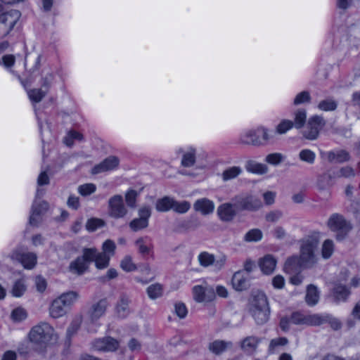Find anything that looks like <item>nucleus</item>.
I'll return each mask as SVG.
<instances>
[{"instance_id": "54", "label": "nucleus", "mask_w": 360, "mask_h": 360, "mask_svg": "<svg viewBox=\"0 0 360 360\" xmlns=\"http://www.w3.org/2000/svg\"><path fill=\"white\" fill-rule=\"evenodd\" d=\"M78 297V294L74 291H70L62 294L58 299L66 306L72 304Z\"/></svg>"}, {"instance_id": "57", "label": "nucleus", "mask_w": 360, "mask_h": 360, "mask_svg": "<svg viewBox=\"0 0 360 360\" xmlns=\"http://www.w3.org/2000/svg\"><path fill=\"white\" fill-rule=\"evenodd\" d=\"M120 267L127 272L135 271L136 264L132 262V258L129 255H126L120 262Z\"/></svg>"}, {"instance_id": "38", "label": "nucleus", "mask_w": 360, "mask_h": 360, "mask_svg": "<svg viewBox=\"0 0 360 360\" xmlns=\"http://www.w3.org/2000/svg\"><path fill=\"white\" fill-rule=\"evenodd\" d=\"M174 198L165 196L158 199L155 203V208L158 212H165L172 209Z\"/></svg>"}, {"instance_id": "23", "label": "nucleus", "mask_w": 360, "mask_h": 360, "mask_svg": "<svg viewBox=\"0 0 360 360\" xmlns=\"http://www.w3.org/2000/svg\"><path fill=\"white\" fill-rule=\"evenodd\" d=\"M236 206L231 203H224L217 209L219 218L224 221H231L236 214Z\"/></svg>"}, {"instance_id": "43", "label": "nucleus", "mask_w": 360, "mask_h": 360, "mask_svg": "<svg viewBox=\"0 0 360 360\" xmlns=\"http://www.w3.org/2000/svg\"><path fill=\"white\" fill-rule=\"evenodd\" d=\"M294 127L296 129L302 128L307 120V111L304 109H298L295 112Z\"/></svg>"}, {"instance_id": "3", "label": "nucleus", "mask_w": 360, "mask_h": 360, "mask_svg": "<svg viewBox=\"0 0 360 360\" xmlns=\"http://www.w3.org/2000/svg\"><path fill=\"white\" fill-rule=\"evenodd\" d=\"M3 6L0 4V39L8 37L20 18L19 11L11 9L2 12Z\"/></svg>"}, {"instance_id": "46", "label": "nucleus", "mask_w": 360, "mask_h": 360, "mask_svg": "<svg viewBox=\"0 0 360 360\" xmlns=\"http://www.w3.org/2000/svg\"><path fill=\"white\" fill-rule=\"evenodd\" d=\"M48 92L41 89H33L28 91V96L30 99L35 103L40 102Z\"/></svg>"}, {"instance_id": "29", "label": "nucleus", "mask_w": 360, "mask_h": 360, "mask_svg": "<svg viewBox=\"0 0 360 360\" xmlns=\"http://www.w3.org/2000/svg\"><path fill=\"white\" fill-rule=\"evenodd\" d=\"M231 283L234 289L238 291L246 290L249 287V281L243 275V271L236 272L231 280Z\"/></svg>"}, {"instance_id": "41", "label": "nucleus", "mask_w": 360, "mask_h": 360, "mask_svg": "<svg viewBox=\"0 0 360 360\" xmlns=\"http://www.w3.org/2000/svg\"><path fill=\"white\" fill-rule=\"evenodd\" d=\"M231 342H226L223 340H215L210 343L209 349L214 354L218 355L224 352L228 346H231Z\"/></svg>"}, {"instance_id": "44", "label": "nucleus", "mask_w": 360, "mask_h": 360, "mask_svg": "<svg viewBox=\"0 0 360 360\" xmlns=\"http://www.w3.org/2000/svg\"><path fill=\"white\" fill-rule=\"evenodd\" d=\"M338 107V102L332 98L322 100L318 105V108L323 111H333Z\"/></svg>"}, {"instance_id": "26", "label": "nucleus", "mask_w": 360, "mask_h": 360, "mask_svg": "<svg viewBox=\"0 0 360 360\" xmlns=\"http://www.w3.org/2000/svg\"><path fill=\"white\" fill-rule=\"evenodd\" d=\"M89 269V265L84 260L83 257H77L75 260L70 263L68 269L70 272L78 276L84 274Z\"/></svg>"}, {"instance_id": "55", "label": "nucleus", "mask_w": 360, "mask_h": 360, "mask_svg": "<svg viewBox=\"0 0 360 360\" xmlns=\"http://www.w3.org/2000/svg\"><path fill=\"white\" fill-rule=\"evenodd\" d=\"M97 254L98 250L96 248H84L83 250L82 255L79 257H83L84 260L86 262L88 265H89L91 262H94Z\"/></svg>"}, {"instance_id": "42", "label": "nucleus", "mask_w": 360, "mask_h": 360, "mask_svg": "<svg viewBox=\"0 0 360 360\" xmlns=\"http://www.w3.org/2000/svg\"><path fill=\"white\" fill-rule=\"evenodd\" d=\"M242 172L241 167L238 166H233L225 169L221 174L222 179L224 181L236 178Z\"/></svg>"}, {"instance_id": "2", "label": "nucleus", "mask_w": 360, "mask_h": 360, "mask_svg": "<svg viewBox=\"0 0 360 360\" xmlns=\"http://www.w3.org/2000/svg\"><path fill=\"white\" fill-rule=\"evenodd\" d=\"M250 311L257 324L262 325L268 321L270 309L267 297L264 293L259 292L253 297Z\"/></svg>"}, {"instance_id": "36", "label": "nucleus", "mask_w": 360, "mask_h": 360, "mask_svg": "<svg viewBox=\"0 0 360 360\" xmlns=\"http://www.w3.org/2000/svg\"><path fill=\"white\" fill-rule=\"evenodd\" d=\"M245 169L250 172L257 174H264L268 172V167L266 165L257 162L254 160L248 161L245 165Z\"/></svg>"}, {"instance_id": "17", "label": "nucleus", "mask_w": 360, "mask_h": 360, "mask_svg": "<svg viewBox=\"0 0 360 360\" xmlns=\"http://www.w3.org/2000/svg\"><path fill=\"white\" fill-rule=\"evenodd\" d=\"M178 154L181 155V165L184 167H192L196 163L197 149L193 146H188L186 148H180L177 150Z\"/></svg>"}, {"instance_id": "27", "label": "nucleus", "mask_w": 360, "mask_h": 360, "mask_svg": "<svg viewBox=\"0 0 360 360\" xmlns=\"http://www.w3.org/2000/svg\"><path fill=\"white\" fill-rule=\"evenodd\" d=\"M259 265L264 274H270L276 268V259L271 255H266L260 259Z\"/></svg>"}, {"instance_id": "18", "label": "nucleus", "mask_w": 360, "mask_h": 360, "mask_svg": "<svg viewBox=\"0 0 360 360\" xmlns=\"http://www.w3.org/2000/svg\"><path fill=\"white\" fill-rule=\"evenodd\" d=\"M309 314L303 313L301 311H295L293 312L289 318L283 317L280 321V327L283 331H287L289 330L290 324L295 325H306L307 326V323H305V321H302L301 316H309Z\"/></svg>"}, {"instance_id": "5", "label": "nucleus", "mask_w": 360, "mask_h": 360, "mask_svg": "<svg viewBox=\"0 0 360 360\" xmlns=\"http://www.w3.org/2000/svg\"><path fill=\"white\" fill-rule=\"evenodd\" d=\"M319 245V240L314 237H308L302 241L300 259L303 266H311L316 262L315 250Z\"/></svg>"}, {"instance_id": "52", "label": "nucleus", "mask_w": 360, "mask_h": 360, "mask_svg": "<svg viewBox=\"0 0 360 360\" xmlns=\"http://www.w3.org/2000/svg\"><path fill=\"white\" fill-rule=\"evenodd\" d=\"M334 251V244L332 240H326L322 245L321 255L324 259H328L331 257Z\"/></svg>"}, {"instance_id": "62", "label": "nucleus", "mask_w": 360, "mask_h": 360, "mask_svg": "<svg viewBox=\"0 0 360 360\" xmlns=\"http://www.w3.org/2000/svg\"><path fill=\"white\" fill-rule=\"evenodd\" d=\"M96 190V186L94 184H85L78 187V192L83 196H87L94 193Z\"/></svg>"}, {"instance_id": "16", "label": "nucleus", "mask_w": 360, "mask_h": 360, "mask_svg": "<svg viewBox=\"0 0 360 360\" xmlns=\"http://www.w3.org/2000/svg\"><path fill=\"white\" fill-rule=\"evenodd\" d=\"M259 131L260 127H258L256 129H252L245 131L240 136V143L244 145L261 146L262 141L261 140V133Z\"/></svg>"}, {"instance_id": "8", "label": "nucleus", "mask_w": 360, "mask_h": 360, "mask_svg": "<svg viewBox=\"0 0 360 360\" xmlns=\"http://www.w3.org/2000/svg\"><path fill=\"white\" fill-rule=\"evenodd\" d=\"M326 125V121L322 116L314 115L307 122V127L303 131V136L308 140H315L318 138L320 131Z\"/></svg>"}, {"instance_id": "35", "label": "nucleus", "mask_w": 360, "mask_h": 360, "mask_svg": "<svg viewBox=\"0 0 360 360\" xmlns=\"http://www.w3.org/2000/svg\"><path fill=\"white\" fill-rule=\"evenodd\" d=\"M289 343V340L285 337H279L271 340L269 347L268 353L273 354L276 353L281 347L286 346Z\"/></svg>"}, {"instance_id": "50", "label": "nucleus", "mask_w": 360, "mask_h": 360, "mask_svg": "<svg viewBox=\"0 0 360 360\" xmlns=\"http://www.w3.org/2000/svg\"><path fill=\"white\" fill-rule=\"evenodd\" d=\"M262 232L258 229L250 230L244 236L246 242H258L262 238Z\"/></svg>"}, {"instance_id": "11", "label": "nucleus", "mask_w": 360, "mask_h": 360, "mask_svg": "<svg viewBox=\"0 0 360 360\" xmlns=\"http://www.w3.org/2000/svg\"><path fill=\"white\" fill-rule=\"evenodd\" d=\"M233 201L236 208L239 210L255 211L262 206L261 200L252 195L236 196Z\"/></svg>"}, {"instance_id": "60", "label": "nucleus", "mask_w": 360, "mask_h": 360, "mask_svg": "<svg viewBox=\"0 0 360 360\" xmlns=\"http://www.w3.org/2000/svg\"><path fill=\"white\" fill-rule=\"evenodd\" d=\"M147 293L150 298L156 299L162 294V288L160 284H153L148 287Z\"/></svg>"}, {"instance_id": "31", "label": "nucleus", "mask_w": 360, "mask_h": 360, "mask_svg": "<svg viewBox=\"0 0 360 360\" xmlns=\"http://www.w3.org/2000/svg\"><path fill=\"white\" fill-rule=\"evenodd\" d=\"M65 307L61 300L56 298L49 308L50 316L54 319L63 316L65 314Z\"/></svg>"}, {"instance_id": "7", "label": "nucleus", "mask_w": 360, "mask_h": 360, "mask_svg": "<svg viewBox=\"0 0 360 360\" xmlns=\"http://www.w3.org/2000/svg\"><path fill=\"white\" fill-rule=\"evenodd\" d=\"M301 318L302 321H305V323H307V326H319L325 323H328L333 330H336L340 329L342 326L340 321L338 319L334 318L328 314H309V316H301Z\"/></svg>"}, {"instance_id": "6", "label": "nucleus", "mask_w": 360, "mask_h": 360, "mask_svg": "<svg viewBox=\"0 0 360 360\" xmlns=\"http://www.w3.org/2000/svg\"><path fill=\"white\" fill-rule=\"evenodd\" d=\"M10 258L22 264L25 269H32L37 263V256L34 252L28 251L24 246L15 248L9 255Z\"/></svg>"}, {"instance_id": "47", "label": "nucleus", "mask_w": 360, "mask_h": 360, "mask_svg": "<svg viewBox=\"0 0 360 360\" xmlns=\"http://www.w3.org/2000/svg\"><path fill=\"white\" fill-rule=\"evenodd\" d=\"M129 226L131 231L137 232L147 228L148 226V221L138 217L131 220L129 224Z\"/></svg>"}, {"instance_id": "33", "label": "nucleus", "mask_w": 360, "mask_h": 360, "mask_svg": "<svg viewBox=\"0 0 360 360\" xmlns=\"http://www.w3.org/2000/svg\"><path fill=\"white\" fill-rule=\"evenodd\" d=\"M27 284L25 278H19L14 281L11 293L15 297H22L27 290Z\"/></svg>"}, {"instance_id": "12", "label": "nucleus", "mask_w": 360, "mask_h": 360, "mask_svg": "<svg viewBox=\"0 0 360 360\" xmlns=\"http://www.w3.org/2000/svg\"><path fill=\"white\" fill-rule=\"evenodd\" d=\"M49 205L45 200L35 199L32 205L29 224L32 226H38L41 222V217L49 210Z\"/></svg>"}, {"instance_id": "13", "label": "nucleus", "mask_w": 360, "mask_h": 360, "mask_svg": "<svg viewBox=\"0 0 360 360\" xmlns=\"http://www.w3.org/2000/svg\"><path fill=\"white\" fill-rule=\"evenodd\" d=\"M44 57L43 55L39 53L34 60L33 65L28 68L26 61L25 62V79H23L19 75L15 73L14 71H11V72L15 75L18 79L20 81L21 84L25 86L26 85H30L31 83L35 79L37 73L41 67V61Z\"/></svg>"}, {"instance_id": "48", "label": "nucleus", "mask_w": 360, "mask_h": 360, "mask_svg": "<svg viewBox=\"0 0 360 360\" xmlns=\"http://www.w3.org/2000/svg\"><path fill=\"white\" fill-rule=\"evenodd\" d=\"M311 100V97L310 93L308 91H302L295 96L293 100V104L295 105H299L301 104L309 103Z\"/></svg>"}, {"instance_id": "9", "label": "nucleus", "mask_w": 360, "mask_h": 360, "mask_svg": "<svg viewBox=\"0 0 360 360\" xmlns=\"http://www.w3.org/2000/svg\"><path fill=\"white\" fill-rule=\"evenodd\" d=\"M108 215L113 219H122L128 213L121 195H115L109 198L108 203Z\"/></svg>"}, {"instance_id": "21", "label": "nucleus", "mask_w": 360, "mask_h": 360, "mask_svg": "<svg viewBox=\"0 0 360 360\" xmlns=\"http://www.w3.org/2000/svg\"><path fill=\"white\" fill-rule=\"evenodd\" d=\"M119 159L115 156H109L102 161L100 164L96 165L92 169L93 174H99L110 170H113L119 165Z\"/></svg>"}, {"instance_id": "22", "label": "nucleus", "mask_w": 360, "mask_h": 360, "mask_svg": "<svg viewBox=\"0 0 360 360\" xmlns=\"http://www.w3.org/2000/svg\"><path fill=\"white\" fill-rule=\"evenodd\" d=\"M330 162L342 163L349 160V153L345 150H331L322 155Z\"/></svg>"}, {"instance_id": "24", "label": "nucleus", "mask_w": 360, "mask_h": 360, "mask_svg": "<svg viewBox=\"0 0 360 360\" xmlns=\"http://www.w3.org/2000/svg\"><path fill=\"white\" fill-rule=\"evenodd\" d=\"M193 208L195 211L200 212L204 215L210 214L214 210V202L205 198L197 200L193 204Z\"/></svg>"}, {"instance_id": "19", "label": "nucleus", "mask_w": 360, "mask_h": 360, "mask_svg": "<svg viewBox=\"0 0 360 360\" xmlns=\"http://www.w3.org/2000/svg\"><path fill=\"white\" fill-rule=\"evenodd\" d=\"M108 307L107 299L103 298L94 303L88 311L89 316L91 321H96L103 316Z\"/></svg>"}, {"instance_id": "30", "label": "nucleus", "mask_w": 360, "mask_h": 360, "mask_svg": "<svg viewBox=\"0 0 360 360\" xmlns=\"http://www.w3.org/2000/svg\"><path fill=\"white\" fill-rule=\"evenodd\" d=\"M350 295L349 290L340 283H336L333 289V296L336 302H345Z\"/></svg>"}, {"instance_id": "61", "label": "nucleus", "mask_w": 360, "mask_h": 360, "mask_svg": "<svg viewBox=\"0 0 360 360\" xmlns=\"http://www.w3.org/2000/svg\"><path fill=\"white\" fill-rule=\"evenodd\" d=\"M27 314L25 309L22 307H17L11 312V319L14 321H21L27 318Z\"/></svg>"}, {"instance_id": "40", "label": "nucleus", "mask_w": 360, "mask_h": 360, "mask_svg": "<svg viewBox=\"0 0 360 360\" xmlns=\"http://www.w3.org/2000/svg\"><path fill=\"white\" fill-rule=\"evenodd\" d=\"M53 79V73L51 71H47L45 72V69H44L41 72V77L40 80L41 88L48 92L51 86Z\"/></svg>"}, {"instance_id": "15", "label": "nucleus", "mask_w": 360, "mask_h": 360, "mask_svg": "<svg viewBox=\"0 0 360 360\" xmlns=\"http://www.w3.org/2000/svg\"><path fill=\"white\" fill-rule=\"evenodd\" d=\"M91 346L96 351L114 352L117 349L119 342L111 337H105L94 340Z\"/></svg>"}, {"instance_id": "39", "label": "nucleus", "mask_w": 360, "mask_h": 360, "mask_svg": "<svg viewBox=\"0 0 360 360\" xmlns=\"http://www.w3.org/2000/svg\"><path fill=\"white\" fill-rule=\"evenodd\" d=\"M319 300V294L316 286L309 285L307 287V294L305 297L306 302L309 306L316 305Z\"/></svg>"}, {"instance_id": "49", "label": "nucleus", "mask_w": 360, "mask_h": 360, "mask_svg": "<svg viewBox=\"0 0 360 360\" xmlns=\"http://www.w3.org/2000/svg\"><path fill=\"white\" fill-rule=\"evenodd\" d=\"M191 208V203L188 201H176L174 199V203L172 205V210L179 213L184 214L187 212Z\"/></svg>"}, {"instance_id": "56", "label": "nucleus", "mask_w": 360, "mask_h": 360, "mask_svg": "<svg viewBox=\"0 0 360 360\" xmlns=\"http://www.w3.org/2000/svg\"><path fill=\"white\" fill-rule=\"evenodd\" d=\"M294 127L293 122L290 120H283L276 127L278 134H284Z\"/></svg>"}, {"instance_id": "25", "label": "nucleus", "mask_w": 360, "mask_h": 360, "mask_svg": "<svg viewBox=\"0 0 360 360\" xmlns=\"http://www.w3.org/2000/svg\"><path fill=\"white\" fill-rule=\"evenodd\" d=\"M9 43L4 41L0 43V65H3L6 68H11L15 63V57L12 54H2L9 48Z\"/></svg>"}, {"instance_id": "59", "label": "nucleus", "mask_w": 360, "mask_h": 360, "mask_svg": "<svg viewBox=\"0 0 360 360\" xmlns=\"http://www.w3.org/2000/svg\"><path fill=\"white\" fill-rule=\"evenodd\" d=\"M139 193L134 189L129 190L125 194V201L129 207L135 208L136 207V198Z\"/></svg>"}, {"instance_id": "32", "label": "nucleus", "mask_w": 360, "mask_h": 360, "mask_svg": "<svg viewBox=\"0 0 360 360\" xmlns=\"http://www.w3.org/2000/svg\"><path fill=\"white\" fill-rule=\"evenodd\" d=\"M259 342V338L254 335L248 336L241 341L240 347L244 351L253 352L256 350Z\"/></svg>"}, {"instance_id": "4", "label": "nucleus", "mask_w": 360, "mask_h": 360, "mask_svg": "<svg viewBox=\"0 0 360 360\" xmlns=\"http://www.w3.org/2000/svg\"><path fill=\"white\" fill-rule=\"evenodd\" d=\"M327 225L328 228L336 233L338 240H342L352 229V225L342 214L334 213L329 217Z\"/></svg>"}, {"instance_id": "51", "label": "nucleus", "mask_w": 360, "mask_h": 360, "mask_svg": "<svg viewBox=\"0 0 360 360\" xmlns=\"http://www.w3.org/2000/svg\"><path fill=\"white\" fill-rule=\"evenodd\" d=\"M300 159L309 165L314 164L316 158V154L309 149H303L299 153Z\"/></svg>"}, {"instance_id": "64", "label": "nucleus", "mask_w": 360, "mask_h": 360, "mask_svg": "<svg viewBox=\"0 0 360 360\" xmlns=\"http://www.w3.org/2000/svg\"><path fill=\"white\" fill-rule=\"evenodd\" d=\"M176 314L180 318L184 319L186 316L188 310L186 305L182 302L176 303L174 305Z\"/></svg>"}, {"instance_id": "63", "label": "nucleus", "mask_w": 360, "mask_h": 360, "mask_svg": "<svg viewBox=\"0 0 360 360\" xmlns=\"http://www.w3.org/2000/svg\"><path fill=\"white\" fill-rule=\"evenodd\" d=\"M115 248L116 245L114 241L112 240H106L103 244V252L101 253H105L110 257L114 255Z\"/></svg>"}, {"instance_id": "45", "label": "nucleus", "mask_w": 360, "mask_h": 360, "mask_svg": "<svg viewBox=\"0 0 360 360\" xmlns=\"http://www.w3.org/2000/svg\"><path fill=\"white\" fill-rule=\"evenodd\" d=\"M110 258V255L98 252L94 260L96 267L98 269L107 268L109 265Z\"/></svg>"}, {"instance_id": "58", "label": "nucleus", "mask_w": 360, "mask_h": 360, "mask_svg": "<svg viewBox=\"0 0 360 360\" xmlns=\"http://www.w3.org/2000/svg\"><path fill=\"white\" fill-rule=\"evenodd\" d=\"M285 159V156L280 153H274L266 156L265 161L272 165L277 166Z\"/></svg>"}, {"instance_id": "37", "label": "nucleus", "mask_w": 360, "mask_h": 360, "mask_svg": "<svg viewBox=\"0 0 360 360\" xmlns=\"http://www.w3.org/2000/svg\"><path fill=\"white\" fill-rule=\"evenodd\" d=\"M262 146H265L269 143H274L276 141L275 131L270 130L264 127L260 126Z\"/></svg>"}, {"instance_id": "28", "label": "nucleus", "mask_w": 360, "mask_h": 360, "mask_svg": "<svg viewBox=\"0 0 360 360\" xmlns=\"http://www.w3.org/2000/svg\"><path fill=\"white\" fill-rule=\"evenodd\" d=\"M303 266L300 259L296 256H292L287 259L284 265V271L289 274L300 272L301 267Z\"/></svg>"}, {"instance_id": "53", "label": "nucleus", "mask_w": 360, "mask_h": 360, "mask_svg": "<svg viewBox=\"0 0 360 360\" xmlns=\"http://www.w3.org/2000/svg\"><path fill=\"white\" fill-rule=\"evenodd\" d=\"M105 221L98 218H91L88 219L86 224V228L89 231H95L97 229L103 227L105 226Z\"/></svg>"}, {"instance_id": "1", "label": "nucleus", "mask_w": 360, "mask_h": 360, "mask_svg": "<svg viewBox=\"0 0 360 360\" xmlns=\"http://www.w3.org/2000/svg\"><path fill=\"white\" fill-rule=\"evenodd\" d=\"M29 338L30 342L35 345L37 349L43 351L48 345L57 341L58 335L50 324L41 322L32 328L29 333Z\"/></svg>"}, {"instance_id": "34", "label": "nucleus", "mask_w": 360, "mask_h": 360, "mask_svg": "<svg viewBox=\"0 0 360 360\" xmlns=\"http://www.w3.org/2000/svg\"><path fill=\"white\" fill-rule=\"evenodd\" d=\"M129 300L125 295H122L116 306V312L120 318H125L129 314Z\"/></svg>"}, {"instance_id": "20", "label": "nucleus", "mask_w": 360, "mask_h": 360, "mask_svg": "<svg viewBox=\"0 0 360 360\" xmlns=\"http://www.w3.org/2000/svg\"><path fill=\"white\" fill-rule=\"evenodd\" d=\"M135 245L139 254L143 258H148L153 253V244L152 239L148 236L140 237L135 241Z\"/></svg>"}, {"instance_id": "14", "label": "nucleus", "mask_w": 360, "mask_h": 360, "mask_svg": "<svg viewBox=\"0 0 360 360\" xmlns=\"http://www.w3.org/2000/svg\"><path fill=\"white\" fill-rule=\"evenodd\" d=\"M194 300L198 302H210L215 297V291L210 285H195L193 288Z\"/></svg>"}, {"instance_id": "10", "label": "nucleus", "mask_w": 360, "mask_h": 360, "mask_svg": "<svg viewBox=\"0 0 360 360\" xmlns=\"http://www.w3.org/2000/svg\"><path fill=\"white\" fill-rule=\"evenodd\" d=\"M198 261L200 265L204 268L213 265L216 270L220 271L226 264V256L221 255L216 258L213 254L204 251L198 255Z\"/></svg>"}]
</instances>
